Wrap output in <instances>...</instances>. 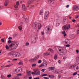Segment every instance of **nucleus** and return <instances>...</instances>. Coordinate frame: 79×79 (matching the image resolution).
<instances>
[{
  "instance_id": "obj_38",
  "label": "nucleus",
  "mask_w": 79,
  "mask_h": 79,
  "mask_svg": "<svg viewBox=\"0 0 79 79\" xmlns=\"http://www.w3.org/2000/svg\"><path fill=\"white\" fill-rule=\"evenodd\" d=\"M29 45V43H26V46H28Z\"/></svg>"
},
{
  "instance_id": "obj_44",
  "label": "nucleus",
  "mask_w": 79,
  "mask_h": 79,
  "mask_svg": "<svg viewBox=\"0 0 79 79\" xmlns=\"http://www.w3.org/2000/svg\"><path fill=\"white\" fill-rule=\"evenodd\" d=\"M12 39V37H10L8 38V40H11Z\"/></svg>"
},
{
  "instance_id": "obj_41",
  "label": "nucleus",
  "mask_w": 79,
  "mask_h": 79,
  "mask_svg": "<svg viewBox=\"0 0 79 79\" xmlns=\"http://www.w3.org/2000/svg\"><path fill=\"white\" fill-rule=\"evenodd\" d=\"M40 11V15H43V12H42V11Z\"/></svg>"
},
{
  "instance_id": "obj_12",
  "label": "nucleus",
  "mask_w": 79,
  "mask_h": 79,
  "mask_svg": "<svg viewBox=\"0 0 79 79\" xmlns=\"http://www.w3.org/2000/svg\"><path fill=\"white\" fill-rule=\"evenodd\" d=\"M50 55V53L46 52V53H45L44 54V56H48V55Z\"/></svg>"
},
{
  "instance_id": "obj_48",
  "label": "nucleus",
  "mask_w": 79,
  "mask_h": 79,
  "mask_svg": "<svg viewBox=\"0 0 79 79\" xmlns=\"http://www.w3.org/2000/svg\"><path fill=\"white\" fill-rule=\"evenodd\" d=\"M45 69H42V71L43 72H44L45 71Z\"/></svg>"
},
{
  "instance_id": "obj_62",
  "label": "nucleus",
  "mask_w": 79,
  "mask_h": 79,
  "mask_svg": "<svg viewBox=\"0 0 79 79\" xmlns=\"http://www.w3.org/2000/svg\"><path fill=\"white\" fill-rule=\"evenodd\" d=\"M77 34H79V30H78L77 31Z\"/></svg>"
},
{
  "instance_id": "obj_16",
  "label": "nucleus",
  "mask_w": 79,
  "mask_h": 79,
  "mask_svg": "<svg viewBox=\"0 0 79 79\" xmlns=\"http://www.w3.org/2000/svg\"><path fill=\"white\" fill-rule=\"evenodd\" d=\"M49 77H50V78H54V75H49Z\"/></svg>"
},
{
  "instance_id": "obj_63",
  "label": "nucleus",
  "mask_w": 79,
  "mask_h": 79,
  "mask_svg": "<svg viewBox=\"0 0 79 79\" xmlns=\"http://www.w3.org/2000/svg\"><path fill=\"white\" fill-rule=\"evenodd\" d=\"M29 79H32V77H29Z\"/></svg>"
},
{
  "instance_id": "obj_59",
  "label": "nucleus",
  "mask_w": 79,
  "mask_h": 79,
  "mask_svg": "<svg viewBox=\"0 0 79 79\" xmlns=\"http://www.w3.org/2000/svg\"><path fill=\"white\" fill-rule=\"evenodd\" d=\"M44 78L45 79H49V78L47 77H44Z\"/></svg>"
},
{
  "instance_id": "obj_55",
  "label": "nucleus",
  "mask_w": 79,
  "mask_h": 79,
  "mask_svg": "<svg viewBox=\"0 0 79 79\" xmlns=\"http://www.w3.org/2000/svg\"><path fill=\"white\" fill-rule=\"evenodd\" d=\"M63 59L64 60H66V56H64L63 57Z\"/></svg>"
},
{
  "instance_id": "obj_15",
  "label": "nucleus",
  "mask_w": 79,
  "mask_h": 79,
  "mask_svg": "<svg viewBox=\"0 0 79 79\" xmlns=\"http://www.w3.org/2000/svg\"><path fill=\"white\" fill-rule=\"evenodd\" d=\"M44 63L45 65H46L45 67H47V61L44 60Z\"/></svg>"
},
{
  "instance_id": "obj_10",
  "label": "nucleus",
  "mask_w": 79,
  "mask_h": 79,
  "mask_svg": "<svg viewBox=\"0 0 79 79\" xmlns=\"http://www.w3.org/2000/svg\"><path fill=\"white\" fill-rule=\"evenodd\" d=\"M34 0H30L27 2V4L28 5H31L33 2H34Z\"/></svg>"
},
{
  "instance_id": "obj_34",
  "label": "nucleus",
  "mask_w": 79,
  "mask_h": 79,
  "mask_svg": "<svg viewBox=\"0 0 79 79\" xmlns=\"http://www.w3.org/2000/svg\"><path fill=\"white\" fill-rule=\"evenodd\" d=\"M18 28L19 29V30H20V31H21V30H22V28L20 26H19L18 27Z\"/></svg>"
},
{
  "instance_id": "obj_49",
  "label": "nucleus",
  "mask_w": 79,
  "mask_h": 79,
  "mask_svg": "<svg viewBox=\"0 0 79 79\" xmlns=\"http://www.w3.org/2000/svg\"><path fill=\"white\" fill-rule=\"evenodd\" d=\"M38 71H39V70L36 69L35 71H34V73H37Z\"/></svg>"
},
{
  "instance_id": "obj_46",
  "label": "nucleus",
  "mask_w": 79,
  "mask_h": 79,
  "mask_svg": "<svg viewBox=\"0 0 79 79\" xmlns=\"http://www.w3.org/2000/svg\"><path fill=\"white\" fill-rule=\"evenodd\" d=\"M62 34H64L66 33V32H65V31H62Z\"/></svg>"
},
{
  "instance_id": "obj_18",
  "label": "nucleus",
  "mask_w": 79,
  "mask_h": 79,
  "mask_svg": "<svg viewBox=\"0 0 79 79\" xmlns=\"http://www.w3.org/2000/svg\"><path fill=\"white\" fill-rule=\"evenodd\" d=\"M48 15H44V19H46L48 18Z\"/></svg>"
},
{
  "instance_id": "obj_58",
  "label": "nucleus",
  "mask_w": 79,
  "mask_h": 79,
  "mask_svg": "<svg viewBox=\"0 0 79 79\" xmlns=\"http://www.w3.org/2000/svg\"><path fill=\"white\" fill-rule=\"evenodd\" d=\"M24 19H25L26 20H27V17H24Z\"/></svg>"
},
{
  "instance_id": "obj_40",
  "label": "nucleus",
  "mask_w": 79,
  "mask_h": 79,
  "mask_svg": "<svg viewBox=\"0 0 79 79\" xmlns=\"http://www.w3.org/2000/svg\"><path fill=\"white\" fill-rule=\"evenodd\" d=\"M35 74H36V73H35L33 72H31V74H35Z\"/></svg>"
},
{
  "instance_id": "obj_60",
  "label": "nucleus",
  "mask_w": 79,
  "mask_h": 79,
  "mask_svg": "<svg viewBox=\"0 0 79 79\" xmlns=\"http://www.w3.org/2000/svg\"><path fill=\"white\" fill-rule=\"evenodd\" d=\"M50 52H53V50H52V49H51L50 50Z\"/></svg>"
},
{
  "instance_id": "obj_30",
  "label": "nucleus",
  "mask_w": 79,
  "mask_h": 79,
  "mask_svg": "<svg viewBox=\"0 0 79 79\" xmlns=\"http://www.w3.org/2000/svg\"><path fill=\"white\" fill-rule=\"evenodd\" d=\"M17 76H22V74H21V73H20L19 74H17Z\"/></svg>"
},
{
  "instance_id": "obj_13",
  "label": "nucleus",
  "mask_w": 79,
  "mask_h": 79,
  "mask_svg": "<svg viewBox=\"0 0 79 79\" xmlns=\"http://www.w3.org/2000/svg\"><path fill=\"white\" fill-rule=\"evenodd\" d=\"M55 67H49V69H50V70H54V69H55Z\"/></svg>"
},
{
  "instance_id": "obj_43",
  "label": "nucleus",
  "mask_w": 79,
  "mask_h": 79,
  "mask_svg": "<svg viewBox=\"0 0 79 79\" xmlns=\"http://www.w3.org/2000/svg\"><path fill=\"white\" fill-rule=\"evenodd\" d=\"M19 72H21V71H22V70L20 68V69H19L18 70Z\"/></svg>"
},
{
  "instance_id": "obj_1",
  "label": "nucleus",
  "mask_w": 79,
  "mask_h": 79,
  "mask_svg": "<svg viewBox=\"0 0 79 79\" xmlns=\"http://www.w3.org/2000/svg\"><path fill=\"white\" fill-rule=\"evenodd\" d=\"M8 44H11L9 45V47L11 50H15L16 49L18 45H19V43L17 41H12L11 42V40H8Z\"/></svg>"
},
{
  "instance_id": "obj_31",
  "label": "nucleus",
  "mask_w": 79,
  "mask_h": 79,
  "mask_svg": "<svg viewBox=\"0 0 79 79\" xmlns=\"http://www.w3.org/2000/svg\"><path fill=\"white\" fill-rule=\"evenodd\" d=\"M77 74V72H75L73 74V76H75V75H76Z\"/></svg>"
},
{
  "instance_id": "obj_25",
  "label": "nucleus",
  "mask_w": 79,
  "mask_h": 79,
  "mask_svg": "<svg viewBox=\"0 0 79 79\" xmlns=\"http://www.w3.org/2000/svg\"><path fill=\"white\" fill-rule=\"evenodd\" d=\"M51 28V27L50 26H48V27L47 28V30L48 31H50V28Z\"/></svg>"
},
{
  "instance_id": "obj_28",
  "label": "nucleus",
  "mask_w": 79,
  "mask_h": 79,
  "mask_svg": "<svg viewBox=\"0 0 79 79\" xmlns=\"http://www.w3.org/2000/svg\"><path fill=\"white\" fill-rule=\"evenodd\" d=\"M66 20V18H64L63 19V22H64H64H65V21Z\"/></svg>"
},
{
  "instance_id": "obj_39",
  "label": "nucleus",
  "mask_w": 79,
  "mask_h": 79,
  "mask_svg": "<svg viewBox=\"0 0 79 79\" xmlns=\"http://www.w3.org/2000/svg\"><path fill=\"white\" fill-rule=\"evenodd\" d=\"M42 62V60H39L38 62V63L39 64L41 63Z\"/></svg>"
},
{
  "instance_id": "obj_51",
  "label": "nucleus",
  "mask_w": 79,
  "mask_h": 79,
  "mask_svg": "<svg viewBox=\"0 0 79 79\" xmlns=\"http://www.w3.org/2000/svg\"><path fill=\"white\" fill-rule=\"evenodd\" d=\"M76 52L77 53V54L79 53V50H76Z\"/></svg>"
},
{
  "instance_id": "obj_26",
  "label": "nucleus",
  "mask_w": 79,
  "mask_h": 79,
  "mask_svg": "<svg viewBox=\"0 0 79 79\" xmlns=\"http://www.w3.org/2000/svg\"><path fill=\"white\" fill-rule=\"evenodd\" d=\"M40 56H39V55H37L36 56H35V58L36 59H38V58H39Z\"/></svg>"
},
{
  "instance_id": "obj_29",
  "label": "nucleus",
  "mask_w": 79,
  "mask_h": 79,
  "mask_svg": "<svg viewBox=\"0 0 79 79\" xmlns=\"http://www.w3.org/2000/svg\"><path fill=\"white\" fill-rule=\"evenodd\" d=\"M47 76V74H42L41 75V76L42 77H43L44 76Z\"/></svg>"
},
{
  "instance_id": "obj_36",
  "label": "nucleus",
  "mask_w": 79,
  "mask_h": 79,
  "mask_svg": "<svg viewBox=\"0 0 79 79\" xmlns=\"http://www.w3.org/2000/svg\"><path fill=\"white\" fill-rule=\"evenodd\" d=\"M1 42H5V40H4V39H2L1 40Z\"/></svg>"
},
{
  "instance_id": "obj_3",
  "label": "nucleus",
  "mask_w": 79,
  "mask_h": 79,
  "mask_svg": "<svg viewBox=\"0 0 79 79\" xmlns=\"http://www.w3.org/2000/svg\"><path fill=\"white\" fill-rule=\"evenodd\" d=\"M70 27L71 26H70V25L67 24L63 27L62 29L63 30H66L67 29H69Z\"/></svg>"
},
{
  "instance_id": "obj_45",
  "label": "nucleus",
  "mask_w": 79,
  "mask_h": 79,
  "mask_svg": "<svg viewBox=\"0 0 79 79\" xmlns=\"http://www.w3.org/2000/svg\"><path fill=\"white\" fill-rule=\"evenodd\" d=\"M46 34H50V31H48L46 33Z\"/></svg>"
},
{
  "instance_id": "obj_32",
  "label": "nucleus",
  "mask_w": 79,
  "mask_h": 79,
  "mask_svg": "<svg viewBox=\"0 0 79 79\" xmlns=\"http://www.w3.org/2000/svg\"><path fill=\"white\" fill-rule=\"evenodd\" d=\"M36 66V64H32V67H34Z\"/></svg>"
},
{
  "instance_id": "obj_8",
  "label": "nucleus",
  "mask_w": 79,
  "mask_h": 79,
  "mask_svg": "<svg viewBox=\"0 0 79 79\" xmlns=\"http://www.w3.org/2000/svg\"><path fill=\"white\" fill-rule=\"evenodd\" d=\"M55 0H48V2L49 3L51 4H53L55 2Z\"/></svg>"
},
{
  "instance_id": "obj_24",
  "label": "nucleus",
  "mask_w": 79,
  "mask_h": 79,
  "mask_svg": "<svg viewBox=\"0 0 79 79\" xmlns=\"http://www.w3.org/2000/svg\"><path fill=\"white\" fill-rule=\"evenodd\" d=\"M45 66L44 65V64H42L40 66H39V68H40V67H42V66H44L45 67Z\"/></svg>"
},
{
  "instance_id": "obj_9",
  "label": "nucleus",
  "mask_w": 79,
  "mask_h": 79,
  "mask_svg": "<svg viewBox=\"0 0 79 79\" xmlns=\"http://www.w3.org/2000/svg\"><path fill=\"white\" fill-rule=\"evenodd\" d=\"M36 60H37V59L36 58L31 59L29 60V61L31 62V63H32L33 62H35Z\"/></svg>"
},
{
  "instance_id": "obj_64",
  "label": "nucleus",
  "mask_w": 79,
  "mask_h": 79,
  "mask_svg": "<svg viewBox=\"0 0 79 79\" xmlns=\"http://www.w3.org/2000/svg\"><path fill=\"white\" fill-rule=\"evenodd\" d=\"M15 79H18V77H15Z\"/></svg>"
},
{
  "instance_id": "obj_11",
  "label": "nucleus",
  "mask_w": 79,
  "mask_h": 79,
  "mask_svg": "<svg viewBox=\"0 0 79 79\" xmlns=\"http://www.w3.org/2000/svg\"><path fill=\"white\" fill-rule=\"evenodd\" d=\"M79 7H78V6H74L73 7V10H79Z\"/></svg>"
},
{
  "instance_id": "obj_19",
  "label": "nucleus",
  "mask_w": 79,
  "mask_h": 79,
  "mask_svg": "<svg viewBox=\"0 0 79 79\" xmlns=\"http://www.w3.org/2000/svg\"><path fill=\"white\" fill-rule=\"evenodd\" d=\"M6 49H9V48H10V49L11 50V48H10V47H9V46L7 45L6 46Z\"/></svg>"
},
{
  "instance_id": "obj_42",
  "label": "nucleus",
  "mask_w": 79,
  "mask_h": 79,
  "mask_svg": "<svg viewBox=\"0 0 79 79\" xmlns=\"http://www.w3.org/2000/svg\"><path fill=\"white\" fill-rule=\"evenodd\" d=\"M66 47H70V45H69V44H67L66 45Z\"/></svg>"
},
{
  "instance_id": "obj_52",
  "label": "nucleus",
  "mask_w": 79,
  "mask_h": 79,
  "mask_svg": "<svg viewBox=\"0 0 79 79\" xmlns=\"http://www.w3.org/2000/svg\"><path fill=\"white\" fill-rule=\"evenodd\" d=\"M61 60H58V63H61Z\"/></svg>"
},
{
  "instance_id": "obj_21",
  "label": "nucleus",
  "mask_w": 79,
  "mask_h": 79,
  "mask_svg": "<svg viewBox=\"0 0 79 79\" xmlns=\"http://www.w3.org/2000/svg\"><path fill=\"white\" fill-rule=\"evenodd\" d=\"M57 57H58V55H55V56H54L55 60H57Z\"/></svg>"
},
{
  "instance_id": "obj_20",
  "label": "nucleus",
  "mask_w": 79,
  "mask_h": 79,
  "mask_svg": "<svg viewBox=\"0 0 79 79\" xmlns=\"http://www.w3.org/2000/svg\"><path fill=\"white\" fill-rule=\"evenodd\" d=\"M40 71H38L37 73H36L35 75H40Z\"/></svg>"
},
{
  "instance_id": "obj_53",
  "label": "nucleus",
  "mask_w": 79,
  "mask_h": 79,
  "mask_svg": "<svg viewBox=\"0 0 79 79\" xmlns=\"http://www.w3.org/2000/svg\"><path fill=\"white\" fill-rule=\"evenodd\" d=\"M79 69V67L78 66H77L76 68V69L77 70V69Z\"/></svg>"
},
{
  "instance_id": "obj_50",
  "label": "nucleus",
  "mask_w": 79,
  "mask_h": 79,
  "mask_svg": "<svg viewBox=\"0 0 79 79\" xmlns=\"http://www.w3.org/2000/svg\"><path fill=\"white\" fill-rule=\"evenodd\" d=\"M40 79V78H39V77H36L34 78V79Z\"/></svg>"
},
{
  "instance_id": "obj_5",
  "label": "nucleus",
  "mask_w": 79,
  "mask_h": 79,
  "mask_svg": "<svg viewBox=\"0 0 79 79\" xmlns=\"http://www.w3.org/2000/svg\"><path fill=\"white\" fill-rule=\"evenodd\" d=\"M37 41V39L35 37L34 38V39H31V42L32 44L35 43Z\"/></svg>"
},
{
  "instance_id": "obj_27",
  "label": "nucleus",
  "mask_w": 79,
  "mask_h": 79,
  "mask_svg": "<svg viewBox=\"0 0 79 79\" xmlns=\"http://www.w3.org/2000/svg\"><path fill=\"white\" fill-rule=\"evenodd\" d=\"M18 64H19V65L21 64H23V63L21 62H19V63Z\"/></svg>"
},
{
  "instance_id": "obj_23",
  "label": "nucleus",
  "mask_w": 79,
  "mask_h": 79,
  "mask_svg": "<svg viewBox=\"0 0 79 79\" xmlns=\"http://www.w3.org/2000/svg\"><path fill=\"white\" fill-rule=\"evenodd\" d=\"M27 74L28 76H31V75L30 74V71H28L27 72Z\"/></svg>"
},
{
  "instance_id": "obj_57",
  "label": "nucleus",
  "mask_w": 79,
  "mask_h": 79,
  "mask_svg": "<svg viewBox=\"0 0 79 79\" xmlns=\"http://www.w3.org/2000/svg\"><path fill=\"white\" fill-rule=\"evenodd\" d=\"M55 73H58V71H56V70L55 71Z\"/></svg>"
},
{
  "instance_id": "obj_54",
  "label": "nucleus",
  "mask_w": 79,
  "mask_h": 79,
  "mask_svg": "<svg viewBox=\"0 0 79 79\" xmlns=\"http://www.w3.org/2000/svg\"><path fill=\"white\" fill-rule=\"evenodd\" d=\"M76 20H75V19H73V20H72V21H73V23L74 22H76Z\"/></svg>"
},
{
  "instance_id": "obj_17",
  "label": "nucleus",
  "mask_w": 79,
  "mask_h": 79,
  "mask_svg": "<svg viewBox=\"0 0 79 79\" xmlns=\"http://www.w3.org/2000/svg\"><path fill=\"white\" fill-rule=\"evenodd\" d=\"M49 12L48 11H46L44 15H48Z\"/></svg>"
},
{
  "instance_id": "obj_22",
  "label": "nucleus",
  "mask_w": 79,
  "mask_h": 79,
  "mask_svg": "<svg viewBox=\"0 0 79 79\" xmlns=\"http://www.w3.org/2000/svg\"><path fill=\"white\" fill-rule=\"evenodd\" d=\"M12 64H11L9 65H8L7 66H5V67H10V66H12Z\"/></svg>"
},
{
  "instance_id": "obj_2",
  "label": "nucleus",
  "mask_w": 79,
  "mask_h": 79,
  "mask_svg": "<svg viewBox=\"0 0 79 79\" xmlns=\"http://www.w3.org/2000/svg\"><path fill=\"white\" fill-rule=\"evenodd\" d=\"M32 26L33 29H37L38 27V29H40L42 27V25L40 23H38L37 22H35L32 24Z\"/></svg>"
},
{
  "instance_id": "obj_4",
  "label": "nucleus",
  "mask_w": 79,
  "mask_h": 79,
  "mask_svg": "<svg viewBox=\"0 0 79 79\" xmlns=\"http://www.w3.org/2000/svg\"><path fill=\"white\" fill-rule=\"evenodd\" d=\"M12 56V57H19L20 56H21V54L19 53H13L11 55Z\"/></svg>"
},
{
  "instance_id": "obj_35",
  "label": "nucleus",
  "mask_w": 79,
  "mask_h": 79,
  "mask_svg": "<svg viewBox=\"0 0 79 79\" xmlns=\"http://www.w3.org/2000/svg\"><path fill=\"white\" fill-rule=\"evenodd\" d=\"M16 5H17L18 6V5H19V1H18L17 2H16Z\"/></svg>"
},
{
  "instance_id": "obj_56",
  "label": "nucleus",
  "mask_w": 79,
  "mask_h": 79,
  "mask_svg": "<svg viewBox=\"0 0 79 79\" xmlns=\"http://www.w3.org/2000/svg\"><path fill=\"white\" fill-rule=\"evenodd\" d=\"M17 60H18V59H13V61H15V60L16 61Z\"/></svg>"
},
{
  "instance_id": "obj_14",
  "label": "nucleus",
  "mask_w": 79,
  "mask_h": 79,
  "mask_svg": "<svg viewBox=\"0 0 79 79\" xmlns=\"http://www.w3.org/2000/svg\"><path fill=\"white\" fill-rule=\"evenodd\" d=\"M69 40H65V42L66 44H69Z\"/></svg>"
},
{
  "instance_id": "obj_7",
  "label": "nucleus",
  "mask_w": 79,
  "mask_h": 79,
  "mask_svg": "<svg viewBox=\"0 0 79 79\" xmlns=\"http://www.w3.org/2000/svg\"><path fill=\"white\" fill-rule=\"evenodd\" d=\"M22 9L23 11H26V10H27V8L26 7V6H25V5L24 4L22 5Z\"/></svg>"
},
{
  "instance_id": "obj_33",
  "label": "nucleus",
  "mask_w": 79,
  "mask_h": 79,
  "mask_svg": "<svg viewBox=\"0 0 79 79\" xmlns=\"http://www.w3.org/2000/svg\"><path fill=\"white\" fill-rule=\"evenodd\" d=\"M11 77V75L10 74H9L7 75V77L8 78H10V77Z\"/></svg>"
},
{
  "instance_id": "obj_37",
  "label": "nucleus",
  "mask_w": 79,
  "mask_h": 79,
  "mask_svg": "<svg viewBox=\"0 0 79 79\" xmlns=\"http://www.w3.org/2000/svg\"><path fill=\"white\" fill-rule=\"evenodd\" d=\"M14 7L15 8H18V6H17V5H15L14 6Z\"/></svg>"
},
{
  "instance_id": "obj_6",
  "label": "nucleus",
  "mask_w": 79,
  "mask_h": 79,
  "mask_svg": "<svg viewBox=\"0 0 79 79\" xmlns=\"http://www.w3.org/2000/svg\"><path fill=\"white\" fill-rule=\"evenodd\" d=\"M9 3V1L8 0H7L5 1V2L4 3L5 6H8Z\"/></svg>"
},
{
  "instance_id": "obj_47",
  "label": "nucleus",
  "mask_w": 79,
  "mask_h": 79,
  "mask_svg": "<svg viewBox=\"0 0 79 79\" xmlns=\"http://www.w3.org/2000/svg\"><path fill=\"white\" fill-rule=\"evenodd\" d=\"M67 35V34H66V33H64V37H66V36Z\"/></svg>"
},
{
  "instance_id": "obj_61",
  "label": "nucleus",
  "mask_w": 79,
  "mask_h": 79,
  "mask_svg": "<svg viewBox=\"0 0 79 79\" xmlns=\"http://www.w3.org/2000/svg\"><path fill=\"white\" fill-rule=\"evenodd\" d=\"M41 34L42 35H44V32H41Z\"/></svg>"
}]
</instances>
